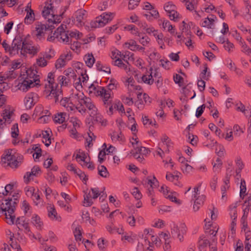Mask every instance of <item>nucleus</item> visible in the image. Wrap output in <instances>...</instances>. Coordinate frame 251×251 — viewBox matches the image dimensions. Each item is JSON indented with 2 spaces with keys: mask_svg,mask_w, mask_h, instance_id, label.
<instances>
[{
  "mask_svg": "<svg viewBox=\"0 0 251 251\" xmlns=\"http://www.w3.org/2000/svg\"><path fill=\"white\" fill-rule=\"evenodd\" d=\"M22 209L23 210L26 216H29L30 215L31 213V207L26 201H24L22 202Z\"/></svg>",
  "mask_w": 251,
  "mask_h": 251,
  "instance_id": "603ef678",
  "label": "nucleus"
},
{
  "mask_svg": "<svg viewBox=\"0 0 251 251\" xmlns=\"http://www.w3.org/2000/svg\"><path fill=\"white\" fill-rule=\"evenodd\" d=\"M31 199L36 206L40 207L44 206V201L40 198L39 190H37L36 193L34 195L33 197L31 198Z\"/></svg>",
  "mask_w": 251,
  "mask_h": 251,
  "instance_id": "79ce46f5",
  "label": "nucleus"
},
{
  "mask_svg": "<svg viewBox=\"0 0 251 251\" xmlns=\"http://www.w3.org/2000/svg\"><path fill=\"white\" fill-rule=\"evenodd\" d=\"M41 173L40 168L38 166H34L30 172H27L24 176V182L28 183L33 179L34 176H37Z\"/></svg>",
  "mask_w": 251,
  "mask_h": 251,
  "instance_id": "412c9836",
  "label": "nucleus"
},
{
  "mask_svg": "<svg viewBox=\"0 0 251 251\" xmlns=\"http://www.w3.org/2000/svg\"><path fill=\"white\" fill-rule=\"evenodd\" d=\"M236 169L235 172L241 173V171L244 167V164L242 161L241 158L237 157L235 160Z\"/></svg>",
  "mask_w": 251,
  "mask_h": 251,
  "instance_id": "0e129e2a",
  "label": "nucleus"
},
{
  "mask_svg": "<svg viewBox=\"0 0 251 251\" xmlns=\"http://www.w3.org/2000/svg\"><path fill=\"white\" fill-rule=\"evenodd\" d=\"M217 20V17L215 15H212L210 17H208L203 19L201 25L207 28H214L215 22Z\"/></svg>",
  "mask_w": 251,
  "mask_h": 251,
  "instance_id": "cd10ccee",
  "label": "nucleus"
},
{
  "mask_svg": "<svg viewBox=\"0 0 251 251\" xmlns=\"http://www.w3.org/2000/svg\"><path fill=\"white\" fill-rule=\"evenodd\" d=\"M87 17V12L83 9H79L74 13L73 18L75 24L77 26H82L84 25Z\"/></svg>",
  "mask_w": 251,
  "mask_h": 251,
  "instance_id": "4468645a",
  "label": "nucleus"
},
{
  "mask_svg": "<svg viewBox=\"0 0 251 251\" xmlns=\"http://www.w3.org/2000/svg\"><path fill=\"white\" fill-rule=\"evenodd\" d=\"M97 70L99 71L105 72L107 74H110L111 69L109 67L104 66L100 61H97L96 64Z\"/></svg>",
  "mask_w": 251,
  "mask_h": 251,
  "instance_id": "5fc2aeb1",
  "label": "nucleus"
},
{
  "mask_svg": "<svg viewBox=\"0 0 251 251\" xmlns=\"http://www.w3.org/2000/svg\"><path fill=\"white\" fill-rule=\"evenodd\" d=\"M85 106L88 110L90 116L96 121L100 122L102 125H106V121L103 119L101 115L99 113L98 110L92 100L89 98H85L83 105Z\"/></svg>",
  "mask_w": 251,
  "mask_h": 251,
  "instance_id": "423d86ee",
  "label": "nucleus"
},
{
  "mask_svg": "<svg viewBox=\"0 0 251 251\" xmlns=\"http://www.w3.org/2000/svg\"><path fill=\"white\" fill-rule=\"evenodd\" d=\"M55 0H50L46 1L42 11L43 17L49 22V24L56 25L61 23L62 19L61 14H55Z\"/></svg>",
  "mask_w": 251,
  "mask_h": 251,
  "instance_id": "20e7f679",
  "label": "nucleus"
},
{
  "mask_svg": "<svg viewBox=\"0 0 251 251\" xmlns=\"http://www.w3.org/2000/svg\"><path fill=\"white\" fill-rule=\"evenodd\" d=\"M72 59V53L70 52H67L60 55L55 63L56 69H59L64 67L67 62Z\"/></svg>",
  "mask_w": 251,
  "mask_h": 251,
  "instance_id": "4be33fe9",
  "label": "nucleus"
},
{
  "mask_svg": "<svg viewBox=\"0 0 251 251\" xmlns=\"http://www.w3.org/2000/svg\"><path fill=\"white\" fill-rule=\"evenodd\" d=\"M18 53L20 51L21 55L26 56L27 54L34 56L39 51L40 47L34 45L30 40V36L18 35Z\"/></svg>",
  "mask_w": 251,
  "mask_h": 251,
  "instance_id": "7ed1b4c3",
  "label": "nucleus"
},
{
  "mask_svg": "<svg viewBox=\"0 0 251 251\" xmlns=\"http://www.w3.org/2000/svg\"><path fill=\"white\" fill-rule=\"evenodd\" d=\"M49 217L53 221L60 222L61 218L58 215L55 209L54 206L52 204H49L47 206Z\"/></svg>",
  "mask_w": 251,
  "mask_h": 251,
  "instance_id": "c85d7f7f",
  "label": "nucleus"
},
{
  "mask_svg": "<svg viewBox=\"0 0 251 251\" xmlns=\"http://www.w3.org/2000/svg\"><path fill=\"white\" fill-rule=\"evenodd\" d=\"M131 152H137L138 154H141L144 155L148 156V155L150 153V151L148 148L140 146L134 147V149L132 150Z\"/></svg>",
  "mask_w": 251,
  "mask_h": 251,
  "instance_id": "a18cd8bd",
  "label": "nucleus"
},
{
  "mask_svg": "<svg viewBox=\"0 0 251 251\" xmlns=\"http://www.w3.org/2000/svg\"><path fill=\"white\" fill-rule=\"evenodd\" d=\"M240 196L243 198L246 195V181L244 179H241L240 186Z\"/></svg>",
  "mask_w": 251,
  "mask_h": 251,
  "instance_id": "4d7b16f0",
  "label": "nucleus"
},
{
  "mask_svg": "<svg viewBox=\"0 0 251 251\" xmlns=\"http://www.w3.org/2000/svg\"><path fill=\"white\" fill-rule=\"evenodd\" d=\"M98 96H100L103 101L104 105H109L111 104L112 92L110 90L106 89L103 87L100 88Z\"/></svg>",
  "mask_w": 251,
  "mask_h": 251,
  "instance_id": "b1692460",
  "label": "nucleus"
},
{
  "mask_svg": "<svg viewBox=\"0 0 251 251\" xmlns=\"http://www.w3.org/2000/svg\"><path fill=\"white\" fill-rule=\"evenodd\" d=\"M209 241L207 239L205 238L203 236H201L198 242L199 249L200 250L206 247Z\"/></svg>",
  "mask_w": 251,
  "mask_h": 251,
  "instance_id": "338daca9",
  "label": "nucleus"
},
{
  "mask_svg": "<svg viewBox=\"0 0 251 251\" xmlns=\"http://www.w3.org/2000/svg\"><path fill=\"white\" fill-rule=\"evenodd\" d=\"M61 106L66 108L68 111H72L76 109L77 107L76 103H74L71 98H64L61 99L60 101Z\"/></svg>",
  "mask_w": 251,
  "mask_h": 251,
  "instance_id": "393cba45",
  "label": "nucleus"
},
{
  "mask_svg": "<svg viewBox=\"0 0 251 251\" xmlns=\"http://www.w3.org/2000/svg\"><path fill=\"white\" fill-rule=\"evenodd\" d=\"M31 222L37 229L41 230L43 228V223L37 214H33L32 215Z\"/></svg>",
  "mask_w": 251,
  "mask_h": 251,
  "instance_id": "e433bc0d",
  "label": "nucleus"
},
{
  "mask_svg": "<svg viewBox=\"0 0 251 251\" xmlns=\"http://www.w3.org/2000/svg\"><path fill=\"white\" fill-rule=\"evenodd\" d=\"M137 100L135 102V105L139 109L142 110L146 103L151 102V98L146 93L142 94V91L137 93Z\"/></svg>",
  "mask_w": 251,
  "mask_h": 251,
  "instance_id": "2eb2a0df",
  "label": "nucleus"
},
{
  "mask_svg": "<svg viewBox=\"0 0 251 251\" xmlns=\"http://www.w3.org/2000/svg\"><path fill=\"white\" fill-rule=\"evenodd\" d=\"M42 141L47 147L49 146L51 144V139L50 136V133L48 131H44L42 132Z\"/></svg>",
  "mask_w": 251,
  "mask_h": 251,
  "instance_id": "3c124183",
  "label": "nucleus"
},
{
  "mask_svg": "<svg viewBox=\"0 0 251 251\" xmlns=\"http://www.w3.org/2000/svg\"><path fill=\"white\" fill-rule=\"evenodd\" d=\"M123 46L124 49H128L133 51L138 50L144 52L145 50L144 47L137 44V42L132 39L129 40L125 42Z\"/></svg>",
  "mask_w": 251,
  "mask_h": 251,
  "instance_id": "5701e85b",
  "label": "nucleus"
},
{
  "mask_svg": "<svg viewBox=\"0 0 251 251\" xmlns=\"http://www.w3.org/2000/svg\"><path fill=\"white\" fill-rule=\"evenodd\" d=\"M98 174L103 177H107L109 176L106 168L103 165L99 166L98 167Z\"/></svg>",
  "mask_w": 251,
  "mask_h": 251,
  "instance_id": "052dcab7",
  "label": "nucleus"
},
{
  "mask_svg": "<svg viewBox=\"0 0 251 251\" xmlns=\"http://www.w3.org/2000/svg\"><path fill=\"white\" fill-rule=\"evenodd\" d=\"M102 150H101L98 154V160L100 163L103 162L104 160L105 156L107 154L105 151H104L106 148V144L105 143L103 144L102 146Z\"/></svg>",
  "mask_w": 251,
  "mask_h": 251,
  "instance_id": "13d9d810",
  "label": "nucleus"
},
{
  "mask_svg": "<svg viewBox=\"0 0 251 251\" xmlns=\"http://www.w3.org/2000/svg\"><path fill=\"white\" fill-rule=\"evenodd\" d=\"M238 205V202L232 203L229 205L228 210L229 215L230 217L231 220H236L237 217V207Z\"/></svg>",
  "mask_w": 251,
  "mask_h": 251,
  "instance_id": "4c0bfd02",
  "label": "nucleus"
},
{
  "mask_svg": "<svg viewBox=\"0 0 251 251\" xmlns=\"http://www.w3.org/2000/svg\"><path fill=\"white\" fill-rule=\"evenodd\" d=\"M19 128L17 124H14L11 128V136L13 138H16L19 136Z\"/></svg>",
  "mask_w": 251,
  "mask_h": 251,
  "instance_id": "774afa93",
  "label": "nucleus"
},
{
  "mask_svg": "<svg viewBox=\"0 0 251 251\" xmlns=\"http://www.w3.org/2000/svg\"><path fill=\"white\" fill-rule=\"evenodd\" d=\"M84 60L86 65L88 67L91 68L95 63V59L92 53H88L84 56Z\"/></svg>",
  "mask_w": 251,
  "mask_h": 251,
  "instance_id": "49530a36",
  "label": "nucleus"
},
{
  "mask_svg": "<svg viewBox=\"0 0 251 251\" xmlns=\"http://www.w3.org/2000/svg\"><path fill=\"white\" fill-rule=\"evenodd\" d=\"M122 58L117 60L113 61V64L114 66H117L119 68L124 70L126 73L130 71V65L127 61H126V63L123 61Z\"/></svg>",
  "mask_w": 251,
  "mask_h": 251,
  "instance_id": "473e14b6",
  "label": "nucleus"
},
{
  "mask_svg": "<svg viewBox=\"0 0 251 251\" xmlns=\"http://www.w3.org/2000/svg\"><path fill=\"white\" fill-rule=\"evenodd\" d=\"M124 83L129 92H137L138 93L139 91H142L141 87L136 84L132 77H127Z\"/></svg>",
  "mask_w": 251,
  "mask_h": 251,
  "instance_id": "aec40b11",
  "label": "nucleus"
},
{
  "mask_svg": "<svg viewBox=\"0 0 251 251\" xmlns=\"http://www.w3.org/2000/svg\"><path fill=\"white\" fill-rule=\"evenodd\" d=\"M87 98L82 92L79 91H76V92L73 93L70 97L74 103L78 102L81 106L83 105V103L85 100V98Z\"/></svg>",
  "mask_w": 251,
  "mask_h": 251,
  "instance_id": "a878e982",
  "label": "nucleus"
},
{
  "mask_svg": "<svg viewBox=\"0 0 251 251\" xmlns=\"http://www.w3.org/2000/svg\"><path fill=\"white\" fill-rule=\"evenodd\" d=\"M18 36H16L14 39L10 46L6 43V41H3L2 46L6 52H8L11 55H14L18 54Z\"/></svg>",
  "mask_w": 251,
  "mask_h": 251,
  "instance_id": "dca6fc26",
  "label": "nucleus"
},
{
  "mask_svg": "<svg viewBox=\"0 0 251 251\" xmlns=\"http://www.w3.org/2000/svg\"><path fill=\"white\" fill-rule=\"evenodd\" d=\"M107 231L111 234L118 233L119 234H123L124 230L122 227H116L114 226L113 222L105 226Z\"/></svg>",
  "mask_w": 251,
  "mask_h": 251,
  "instance_id": "72a5a7b5",
  "label": "nucleus"
},
{
  "mask_svg": "<svg viewBox=\"0 0 251 251\" xmlns=\"http://www.w3.org/2000/svg\"><path fill=\"white\" fill-rule=\"evenodd\" d=\"M101 86H99L97 83H92L88 86V91L89 95L91 96H98L99 92L100 91V88H102Z\"/></svg>",
  "mask_w": 251,
  "mask_h": 251,
  "instance_id": "58836bf2",
  "label": "nucleus"
},
{
  "mask_svg": "<svg viewBox=\"0 0 251 251\" xmlns=\"http://www.w3.org/2000/svg\"><path fill=\"white\" fill-rule=\"evenodd\" d=\"M67 118V114L65 112L58 113L53 116L54 122L58 124H63L66 121Z\"/></svg>",
  "mask_w": 251,
  "mask_h": 251,
  "instance_id": "c9c22d12",
  "label": "nucleus"
},
{
  "mask_svg": "<svg viewBox=\"0 0 251 251\" xmlns=\"http://www.w3.org/2000/svg\"><path fill=\"white\" fill-rule=\"evenodd\" d=\"M54 73L48 74L45 84L44 95L46 98L50 100L54 99L55 102L58 100L61 91L58 87V84L54 82Z\"/></svg>",
  "mask_w": 251,
  "mask_h": 251,
  "instance_id": "f03ea898",
  "label": "nucleus"
},
{
  "mask_svg": "<svg viewBox=\"0 0 251 251\" xmlns=\"http://www.w3.org/2000/svg\"><path fill=\"white\" fill-rule=\"evenodd\" d=\"M162 27L164 29H167L171 34L175 35L177 33L175 32V28L173 25H172L170 22L166 20H163L162 22Z\"/></svg>",
  "mask_w": 251,
  "mask_h": 251,
  "instance_id": "a19ab883",
  "label": "nucleus"
},
{
  "mask_svg": "<svg viewBox=\"0 0 251 251\" xmlns=\"http://www.w3.org/2000/svg\"><path fill=\"white\" fill-rule=\"evenodd\" d=\"M207 219L206 218L204 220V222L205 223L204 226L205 232L208 233L210 235H212L213 237H215L217 234L219 227L217 226V225H215V226H212L211 222H207Z\"/></svg>",
  "mask_w": 251,
  "mask_h": 251,
  "instance_id": "c756f323",
  "label": "nucleus"
},
{
  "mask_svg": "<svg viewBox=\"0 0 251 251\" xmlns=\"http://www.w3.org/2000/svg\"><path fill=\"white\" fill-rule=\"evenodd\" d=\"M176 193L172 192L169 191L166 195L165 197L168 199H169L171 201L173 202H175L176 203L180 204L179 201L178 200L176 197Z\"/></svg>",
  "mask_w": 251,
  "mask_h": 251,
  "instance_id": "bf43d9fd",
  "label": "nucleus"
},
{
  "mask_svg": "<svg viewBox=\"0 0 251 251\" xmlns=\"http://www.w3.org/2000/svg\"><path fill=\"white\" fill-rule=\"evenodd\" d=\"M110 55L111 59L113 61L117 60L120 59L121 58H122V59L125 61L124 59V58L125 57V55L122 54L121 51L116 49H114L111 50Z\"/></svg>",
  "mask_w": 251,
  "mask_h": 251,
  "instance_id": "c03bdc74",
  "label": "nucleus"
},
{
  "mask_svg": "<svg viewBox=\"0 0 251 251\" xmlns=\"http://www.w3.org/2000/svg\"><path fill=\"white\" fill-rule=\"evenodd\" d=\"M247 231H246V229H245V236L246 239L245 241L244 242L245 244V251H251V235L250 234V232L248 229V228L246 227Z\"/></svg>",
  "mask_w": 251,
  "mask_h": 251,
  "instance_id": "ea45409f",
  "label": "nucleus"
},
{
  "mask_svg": "<svg viewBox=\"0 0 251 251\" xmlns=\"http://www.w3.org/2000/svg\"><path fill=\"white\" fill-rule=\"evenodd\" d=\"M164 9L171 20L178 22L181 19V16L176 10V5L172 2L166 3L164 6Z\"/></svg>",
  "mask_w": 251,
  "mask_h": 251,
  "instance_id": "f8f14e48",
  "label": "nucleus"
},
{
  "mask_svg": "<svg viewBox=\"0 0 251 251\" xmlns=\"http://www.w3.org/2000/svg\"><path fill=\"white\" fill-rule=\"evenodd\" d=\"M64 75H60L58 77V81L61 86H67L70 85L72 79L75 80L76 74L71 69H68L64 72Z\"/></svg>",
  "mask_w": 251,
  "mask_h": 251,
  "instance_id": "9b49d317",
  "label": "nucleus"
},
{
  "mask_svg": "<svg viewBox=\"0 0 251 251\" xmlns=\"http://www.w3.org/2000/svg\"><path fill=\"white\" fill-rule=\"evenodd\" d=\"M18 194L12 195L11 197H8L4 201L1 205V209L4 212L6 222L9 225L15 224L19 229L25 230L29 227L28 223L25 221L24 217H19L16 220L14 213L15 209V205L18 201Z\"/></svg>",
  "mask_w": 251,
  "mask_h": 251,
  "instance_id": "f257e3e1",
  "label": "nucleus"
},
{
  "mask_svg": "<svg viewBox=\"0 0 251 251\" xmlns=\"http://www.w3.org/2000/svg\"><path fill=\"white\" fill-rule=\"evenodd\" d=\"M74 234L76 242H79L82 241V235L80 226L75 227L74 231Z\"/></svg>",
  "mask_w": 251,
  "mask_h": 251,
  "instance_id": "680f3d73",
  "label": "nucleus"
},
{
  "mask_svg": "<svg viewBox=\"0 0 251 251\" xmlns=\"http://www.w3.org/2000/svg\"><path fill=\"white\" fill-rule=\"evenodd\" d=\"M55 27L53 24L47 25L45 24H42L41 23H37L36 24V35L38 38H42L47 31L50 30L51 28H54Z\"/></svg>",
  "mask_w": 251,
  "mask_h": 251,
  "instance_id": "6ab92c4d",
  "label": "nucleus"
},
{
  "mask_svg": "<svg viewBox=\"0 0 251 251\" xmlns=\"http://www.w3.org/2000/svg\"><path fill=\"white\" fill-rule=\"evenodd\" d=\"M82 218L83 220L86 223L88 222L92 226L96 225L95 221L94 219H91L89 214L87 212L82 214Z\"/></svg>",
  "mask_w": 251,
  "mask_h": 251,
  "instance_id": "69168bd1",
  "label": "nucleus"
},
{
  "mask_svg": "<svg viewBox=\"0 0 251 251\" xmlns=\"http://www.w3.org/2000/svg\"><path fill=\"white\" fill-rule=\"evenodd\" d=\"M59 27L61 28L57 36V41L64 43H68L70 41V37L65 29L64 28V25H61Z\"/></svg>",
  "mask_w": 251,
  "mask_h": 251,
  "instance_id": "bb28decb",
  "label": "nucleus"
},
{
  "mask_svg": "<svg viewBox=\"0 0 251 251\" xmlns=\"http://www.w3.org/2000/svg\"><path fill=\"white\" fill-rule=\"evenodd\" d=\"M171 232L174 239L182 242L184 241V235L186 233V226L184 224H173L171 226Z\"/></svg>",
  "mask_w": 251,
  "mask_h": 251,
  "instance_id": "1a4fd4ad",
  "label": "nucleus"
},
{
  "mask_svg": "<svg viewBox=\"0 0 251 251\" xmlns=\"http://www.w3.org/2000/svg\"><path fill=\"white\" fill-rule=\"evenodd\" d=\"M145 184H148L151 188H154L158 185V182L154 176L152 177L148 176L144 180Z\"/></svg>",
  "mask_w": 251,
  "mask_h": 251,
  "instance_id": "37998d69",
  "label": "nucleus"
},
{
  "mask_svg": "<svg viewBox=\"0 0 251 251\" xmlns=\"http://www.w3.org/2000/svg\"><path fill=\"white\" fill-rule=\"evenodd\" d=\"M75 159L79 164L83 167H87L92 170L95 167L92 162L90 161V158L87 156V154L82 151L79 150L75 154Z\"/></svg>",
  "mask_w": 251,
  "mask_h": 251,
  "instance_id": "9d476101",
  "label": "nucleus"
},
{
  "mask_svg": "<svg viewBox=\"0 0 251 251\" xmlns=\"http://www.w3.org/2000/svg\"><path fill=\"white\" fill-rule=\"evenodd\" d=\"M141 25L143 28L149 34H152L153 35L157 31L153 26L148 25L146 23H141Z\"/></svg>",
  "mask_w": 251,
  "mask_h": 251,
  "instance_id": "6e6d98bb",
  "label": "nucleus"
},
{
  "mask_svg": "<svg viewBox=\"0 0 251 251\" xmlns=\"http://www.w3.org/2000/svg\"><path fill=\"white\" fill-rule=\"evenodd\" d=\"M123 235L121 237V240L124 243H129L133 244L137 238V235L136 234L132 232H126L122 234Z\"/></svg>",
  "mask_w": 251,
  "mask_h": 251,
  "instance_id": "7c9ffc66",
  "label": "nucleus"
},
{
  "mask_svg": "<svg viewBox=\"0 0 251 251\" xmlns=\"http://www.w3.org/2000/svg\"><path fill=\"white\" fill-rule=\"evenodd\" d=\"M32 81L28 78L22 77L15 81V87L18 90L25 92L35 86L34 85V82Z\"/></svg>",
  "mask_w": 251,
  "mask_h": 251,
  "instance_id": "ddd939ff",
  "label": "nucleus"
},
{
  "mask_svg": "<svg viewBox=\"0 0 251 251\" xmlns=\"http://www.w3.org/2000/svg\"><path fill=\"white\" fill-rule=\"evenodd\" d=\"M50 112L47 109H45L42 105H38L34 109V115L35 116H42L50 115Z\"/></svg>",
  "mask_w": 251,
  "mask_h": 251,
  "instance_id": "f704fd0d",
  "label": "nucleus"
},
{
  "mask_svg": "<svg viewBox=\"0 0 251 251\" xmlns=\"http://www.w3.org/2000/svg\"><path fill=\"white\" fill-rule=\"evenodd\" d=\"M180 169L183 174L188 175L193 171V168L188 163L180 166Z\"/></svg>",
  "mask_w": 251,
  "mask_h": 251,
  "instance_id": "e2e57ef3",
  "label": "nucleus"
},
{
  "mask_svg": "<svg viewBox=\"0 0 251 251\" xmlns=\"http://www.w3.org/2000/svg\"><path fill=\"white\" fill-rule=\"evenodd\" d=\"M11 151H8L4 152L1 156V164L4 167L16 169L22 164L24 157L22 155L12 154Z\"/></svg>",
  "mask_w": 251,
  "mask_h": 251,
  "instance_id": "39448f33",
  "label": "nucleus"
},
{
  "mask_svg": "<svg viewBox=\"0 0 251 251\" xmlns=\"http://www.w3.org/2000/svg\"><path fill=\"white\" fill-rule=\"evenodd\" d=\"M25 16L24 23L26 25H31L35 21V15L34 10L31 8V2H28L25 7Z\"/></svg>",
  "mask_w": 251,
  "mask_h": 251,
  "instance_id": "f3484780",
  "label": "nucleus"
},
{
  "mask_svg": "<svg viewBox=\"0 0 251 251\" xmlns=\"http://www.w3.org/2000/svg\"><path fill=\"white\" fill-rule=\"evenodd\" d=\"M26 73V78H28V79L32 80V81H34V85L35 86L39 84L40 80L39 79V75H37V72L36 70L31 69H28Z\"/></svg>",
  "mask_w": 251,
  "mask_h": 251,
  "instance_id": "2f4dec72",
  "label": "nucleus"
},
{
  "mask_svg": "<svg viewBox=\"0 0 251 251\" xmlns=\"http://www.w3.org/2000/svg\"><path fill=\"white\" fill-rule=\"evenodd\" d=\"M142 80L146 84L151 85L154 82V78H152V76L150 75L149 72H147L142 76Z\"/></svg>",
  "mask_w": 251,
  "mask_h": 251,
  "instance_id": "864d4df0",
  "label": "nucleus"
},
{
  "mask_svg": "<svg viewBox=\"0 0 251 251\" xmlns=\"http://www.w3.org/2000/svg\"><path fill=\"white\" fill-rule=\"evenodd\" d=\"M180 175H181L180 173L176 171L174 172V174L167 172L166 174V178L169 181H174L175 180H177L179 177Z\"/></svg>",
  "mask_w": 251,
  "mask_h": 251,
  "instance_id": "8fccbe9b",
  "label": "nucleus"
},
{
  "mask_svg": "<svg viewBox=\"0 0 251 251\" xmlns=\"http://www.w3.org/2000/svg\"><path fill=\"white\" fill-rule=\"evenodd\" d=\"M111 140L113 142H123L125 138L124 135L121 133H118L117 132H113L110 134Z\"/></svg>",
  "mask_w": 251,
  "mask_h": 251,
  "instance_id": "de8ad7c7",
  "label": "nucleus"
},
{
  "mask_svg": "<svg viewBox=\"0 0 251 251\" xmlns=\"http://www.w3.org/2000/svg\"><path fill=\"white\" fill-rule=\"evenodd\" d=\"M193 23L190 22L188 24L186 23L185 21H182L181 25L179 26L180 29L182 32L186 33L187 35L190 34V25H193Z\"/></svg>",
  "mask_w": 251,
  "mask_h": 251,
  "instance_id": "09e8293b",
  "label": "nucleus"
},
{
  "mask_svg": "<svg viewBox=\"0 0 251 251\" xmlns=\"http://www.w3.org/2000/svg\"><path fill=\"white\" fill-rule=\"evenodd\" d=\"M201 186V183H199L194 188V191L192 196V200L194 201V204L193 209L195 212L198 211L201 206L205 200V196L203 195H200V188Z\"/></svg>",
  "mask_w": 251,
  "mask_h": 251,
  "instance_id": "6e6552de",
  "label": "nucleus"
},
{
  "mask_svg": "<svg viewBox=\"0 0 251 251\" xmlns=\"http://www.w3.org/2000/svg\"><path fill=\"white\" fill-rule=\"evenodd\" d=\"M38 95L35 93L27 94L24 99L25 105L27 109H31L38 101Z\"/></svg>",
  "mask_w": 251,
  "mask_h": 251,
  "instance_id": "a211bd4d",
  "label": "nucleus"
},
{
  "mask_svg": "<svg viewBox=\"0 0 251 251\" xmlns=\"http://www.w3.org/2000/svg\"><path fill=\"white\" fill-rule=\"evenodd\" d=\"M113 16L114 14L112 13H103L100 16L96 17L95 20L91 21L90 26L93 28L103 27L112 20Z\"/></svg>",
  "mask_w": 251,
  "mask_h": 251,
  "instance_id": "0eeeda50",
  "label": "nucleus"
}]
</instances>
